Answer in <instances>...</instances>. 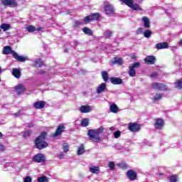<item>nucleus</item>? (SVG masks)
<instances>
[{"label":"nucleus","instance_id":"1","mask_svg":"<svg viewBox=\"0 0 182 182\" xmlns=\"http://www.w3.org/2000/svg\"><path fill=\"white\" fill-rule=\"evenodd\" d=\"M104 130L105 128L103 127H100L97 129H89L87 134L89 140L94 141V143H100L102 141V137H100V134L103 133Z\"/></svg>","mask_w":182,"mask_h":182},{"label":"nucleus","instance_id":"2","mask_svg":"<svg viewBox=\"0 0 182 182\" xmlns=\"http://www.w3.org/2000/svg\"><path fill=\"white\" fill-rule=\"evenodd\" d=\"M48 138V132H43L41 133L40 136L36 138L34 141V144L36 145V149L38 150H43V149H46L49 144L45 140Z\"/></svg>","mask_w":182,"mask_h":182},{"label":"nucleus","instance_id":"3","mask_svg":"<svg viewBox=\"0 0 182 182\" xmlns=\"http://www.w3.org/2000/svg\"><path fill=\"white\" fill-rule=\"evenodd\" d=\"M3 55H12L13 58L17 60V62H26V58L18 55V53L15 52V50H12V47L11 46H5L3 48L2 51Z\"/></svg>","mask_w":182,"mask_h":182},{"label":"nucleus","instance_id":"4","mask_svg":"<svg viewBox=\"0 0 182 182\" xmlns=\"http://www.w3.org/2000/svg\"><path fill=\"white\" fill-rule=\"evenodd\" d=\"M123 4H125L127 6L131 8L132 11H141V8L139 6L138 4H134V0H119Z\"/></svg>","mask_w":182,"mask_h":182},{"label":"nucleus","instance_id":"5","mask_svg":"<svg viewBox=\"0 0 182 182\" xmlns=\"http://www.w3.org/2000/svg\"><path fill=\"white\" fill-rule=\"evenodd\" d=\"M99 18H100V14L99 13L91 14L84 18V23L87 25V23L93 22V21H97Z\"/></svg>","mask_w":182,"mask_h":182},{"label":"nucleus","instance_id":"6","mask_svg":"<svg viewBox=\"0 0 182 182\" xmlns=\"http://www.w3.org/2000/svg\"><path fill=\"white\" fill-rule=\"evenodd\" d=\"M104 9L107 15H113L114 14V7L109 1H104Z\"/></svg>","mask_w":182,"mask_h":182},{"label":"nucleus","instance_id":"7","mask_svg":"<svg viewBox=\"0 0 182 182\" xmlns=\"http://www.w3.org/2000/svg\"><path fill=\"white\" fill-rule=\"evenodd\" d=\"M140 68V63H134L131 66H129V75L130 77H134L136 76V70Z\"/></svg>","mask_w":182,"mask_h":182},{"label":"nucleus","instance_id":"8","mask_svg":"<svg viewBox=\"0 0 182 182\" xmlns=\"http://www.w3.org/2000/svg\"><path fill=\"white\" fill-rule=\"evenodd\" d=\"M66 127L63 124H60L58 126L55 133L51 134V137L55 139V137H58V136H60L63 132H65Z\"/></svg>","mask_w":182,"mask_h":182},{"label":"nucleus","instance_id":"9","mask_svg":"<svg viewBox=\"0 0 182 182\" xmlns=\"http://www.w3.org/2000/svg\"><path fill=\"white\" fill-rule=\"evenodd\" d=\"M1 4L4 6H9L10 8H16L18 6L16 0H1Z\"/></svg>","mask_w":182,"mask_h":182},{"label":"nucleus","instance_id":"10","mask_svg":"<svg viewBox=\"0 0 182 182\" xmlns=\"http://www.w3.org/2000/svg\"><path fill=\"white\" fill-rule=\"evenodd\" d=\"M141 125L140 124H137L136 122H131L129 124L128 129L132 133H136L140 130Z\"/></svg>","mask_w":182,"mask_h":182},{"label":"nucleus","instance_id":"11","mask_svg":"<svg viewBox=\"0 0 182 182\" xmlns=\"http://www.w3.org/2000/svg\"><path fill=\"white\" fill-rule=\"evenodd\" d=\"M153 89L155 90H167V85L164 83H160V82H153L151 84Z\"/></svg>","mask_w":182,"mask_h":182},{"label":"nucleus","instance_id":"12","mask_svg":"<svg viewBox=\"0 0 182 182\" xmlns=\"http://www.w3.org/2000/svg\"><path fill=\"white\" fill-rule=\"evenodd\" d=\"M33 161L35 163H45L46 159L43 154H37L33 157Z\"/></svg>","mask_w":182,"mask_h":182},{"label":"nucleus","instance_id":"13","mask_svg":"<svg viewBox=\"0 0 182 182\" xmlns=\"http://www.w3.org/2000/svg\"><path fill=\"white\" fill-rule=\"evenodd\" d=\"M127 177L130 181H134V180H137V173L133 169H130L127 172Z\"/></svg>","mask_w":182,"mask_h":182},{"label":"nucleus","instance_id":"14","mask_svg":"<svg viewBox=\"0 0 182 182\" xmlns=\"http://www.w3.org/2000/svg\"><path fill=\"white\" fill-rule=\"evenodd\" d=\"M154 127L157 130H161L164 127V120L160 118L155 119Z\"/></svg>","mask_w":182,"mask_h":182},{"label":"nucleus","instance_id":"15","mask_svg":"<svg viewBox=\"0 0 182 182\" xmlns=\"http://www.w3.org/2000/svg\"><path fill=\"white\" fill-rule=\"evenodd\" d=\"M144 60L146 65H154L156 63V57L154 55H147Z\"/></svg>","mask_w":182,"mask_h":182},{"label":"nucleus","instance_id":"16","mask_svg":"<svg viewBox=\"0 0 182 182\" xmlns=\"http://www.w3.org/2000/svg\"><path fill=\"white\" fill-rule=\"evenodd\" d=\"M168 43L167 42L158 43L156 44V49H157V50H160L161 49H168Z\"/></svg>","mask_w":182,"mask_h":182},{"label":"nucleus","instance_id":"17","mask_svg":"<svg viewBox=\"0 0 182 182\" xmlns=\"http://www.w3.org/2000/svg\"><path fill=\"white\" fill-rule=\"evenodd\" d=\"M79 110L81 113H90L92 112V107L89 105H82L79 107Z\"/></svg>","mask_w":182,"mask_h":182},{"label":"nucleus","instance_id":"18","mask_svg":"<svg viewBox=\"0 0 182 182\" xmlns=\"http://www.w3.org/2000/svg\"><path fill=\"white\" fill-rule=\"evenodd\" d=\"M15 90L17 93V95H21V93H23L26 90V88L23 86V85L20 84L16 86Z\"/></svg>","mask_w":182,"mask_h":182},{"label":"nucleus","instance_id":"19","mask_svg":"<svg viewBox=\"0 0 182 182\" xmlns=\"http://www.w3.org/2000/svg\"><path fill=\"white\" fill-rule=\"evenodd\" d=\"M33 107H34V109H43V107H45V102L37 101L33 104Z\"/></svg>","mask_w":182,"mask_h":182},{"label":"nucleus","instance_id":"20","mask_svg":"<svg viewBox=\"0 0 182 182\" xmlns=\"http://www.w3.org/2000/svg\"><path fill=\"white\" fill-rule=\"evenodd\" d=\"M110 82L112 85H122V83H123V80L120 77H112L110 78Z\"/></svg>","mask_w":182,"mask_h":182},{"label":"nucleus","instance_id":"21","mask_svg":"<svg viewBox=\"0 0 182 182\" xmlns=\"http://www.w3.org/2000/svg\"><path fill=\"white\" fill-rule=\"evenodd\" d=\"M112 65H119L120 66H122V65H123V59L122 58H117L115 57L114 58V60L112 62H111Z\"/></svg>","mask_w":182,"mask_h":182},{"label":"nucleus","instance_id":"22","mask_svg":"<svg viewBox=\"0 0 182 182\" xmlns=\"http://www.w3.org/2000/svg\"><path fill=\"white\" fill-rule=\"evenodd\" d=\"M90 172L92 174H99L100 173V168L99 166H92L90 168Z\"/></svg>","mask_w":182,"mask_h":182},{"label":"nucleus","instance_id":"23","mask_svg":"<svg viewBox=\"0 0 182 182\" xmlns=\"http://www.w3.org/2000/svg\"><path fill=\"white\" fill-rule=\"evenodd\" d=\"M142 21L144 22V28H146V29H149V28H150V26H151L150 20L149 19V18L147 16H144L142 18Z\"/></svg>","mask_w":182,"mask_h":182},{"label":"nucleus","instance_id":"24","mask_svg":"<svg viewBox=\"0 0 182 182\" xmlns=\"http://www.w3.org/2000/svg\"><path fill=\"white\" fill-rule=\"evenodd\" d=\"M35 67L36 68H42V66H45V61H43L42 59H38L36 60L35 62Z\"/></svg>","mask_w":182,"mask_h":182},{"label":"nucleus","instance_id":"25","mask_svg":"<svg viewBox=\"0 0 182 182\" xmlns=\"http://www.w3.org/2000/svg\"><path fill=\"white\" fill-rule=\"evenodd\" d=\"M12 75L16 79H19V77H21V70H19L18 68L13 69Z\"/></svg>","mask_w":182,"mask_h":182},{"label":"nucleus","instance_id":"26","mask_svg":"<svg viewBox=\"0 0 182 182\" xmlns=\"http://www.w3.org/2000/svg\"><path fill=\"white\" fill-rule=\"evenodd\" d=\"M0 29H3L4 32H6V31L11 29V24L3 23L0 26Z\"/></svg>","mask_w":182,"mask_h":182},{"label":"nucleus","instance_id":"27","mask_svg":"<svg viewBox=\"0 0 182 182\" xmlns=\"http://www.w3.org/2000/svg\"><path fill=\"white\" fill-rule=\"evenodd\" d=\"M82 32H84L85 35H88V36H93V31L87 27H84Z\"/></svg>","mask_w":182,"mask_h":182},{"label":"nucleus","instance_id":"28","mask_svg":"<svg viewBox=\"0 0 182 182\" xmlns=\"http://www.w3.org/2000/svg\"><path fill=\"white\" fill-rule=\"evenodd\" d=\"M109 110L112 113H117L119 112V107L116 104H112L109 107Z\"/></svg>","mask_w":182,"mask_h":182},{"label":"nucleus","instance_id":"29","mask_svg":"<svg viewBox=\"0 0 182 182\" xmlns=\"http://www.w3.org/2000/svg\"><path fill=\"white\" fill-rule=\"evenodd\" d=\"M106 89V83H102L97 89V93L100 94Z\"/></svg>","mask_w":182,"mask_h":182},{"label":"nucleus","instance_id":"30","mask_svg":"<svg viewBox=\"0 0 182 182\" xmlns=\"http://www.w3.org/2000/svg\"><path fill=\"white\" fill-rule=\"evenodd\" d=\"M85 151H86V150L85 149V145H83V144H81L77 149L78 156H80L81 154L85 153Z\"/></svg>","mask_w":182,"mask_h":182},{"label":"nucleus","instance_id":"31","mask_svg":"<svg viewBox=\"0 0 182 182\" xmlns=\"http://www.w3.org/2000/svg\"><path fill=\"white\" fill-rule=\"evenodd\" d=\"M112 35H113V32L112 31L106 30L104 32V38H105V39H109Z\"/></svg>","mask_w":182,"mask_h":182},{"label":"nucleus","instance_id":"32","mask_svg":"<svg viewBox=\"0 0 182 182\" xmlns=\"http://www.w3.org/2000/svg\"><path fill=\"white\" fill-rule=\"evenodd\" d=\"M101 75H102V77L104 80V82H107L109 80V73H107V71H102L101 73Z\"/></svg>","mask_w":182,"mask_h":182},{"label":"nucleus","instance_id":"33","mask_svg":"<svg viewBox=\"0 0 182 182\" xmlns=\"http://www.w3.org/2000/svg\"><path fill=\"white\" fill-rule=\"evenodd\" d=\"M22 134H23V137L26 139L27 137H29L31 136V134H32V130L26 129V131L22 132Z\"/></svg>","mask_w":182,"mask_h":182},{"label":"nucleus","instance_id":"34","mask_svg":"<svg viewBox=\"0 0 182 182\" xmlns=\"http://www.w3.org/2000/svg\"><path fill=\"white\" fill-rule=\"evenodd\" d=\"M169 181L170 182H177V181H178V175H177V174L171 175L169 177Z\"/></svg>","mask_w":182,"mask_h":182},{"label":"nucleus","instance_id":"35","mask_svg":"<svg viewBox=\"0 0 182 182\" xmlns=\"http://www.w3.org/2000/svg\"><path fill=\"white\" fill-rule=\"evenodd\" d=\"M151 35H153L152 31L145 30V31L144 32V38H147L148 39H149V38H150L151 36Z\"/></svg>","mask_w":182,"mask_h":182},{"label":"nucleus","instance_id":"36","mask_svg":"<svg viewBox=\"0 0 182 182\" xmlns=\"http://www.w3.org/2000/svg\"><path fill=\"white\" fill-rule=\"evenodd\" d=\"M81 126L82 127H87L89 126V119H82L81 121Z\"/></svg>","mask_w":182,"mask_h":182},{"label":"nucleus","instance_id":"37","mask_svg":"<svg viewBox=\"0 0 182 182\" xmlns=\"http://www.w3.org/2000/svg\"><path fill=\"white\" fill-rule=\"evenodd\" d=\"M37 181L38 182H49V179L48 178L47 176H45L38 177Z\"/></svg>","mask_w":182,"mask_h":182},{"label":"nucleus","instance_id":"38","mask_svg":"<svg viewBox=\"0 0 182 182\" xmlns=\"http://www.w3.org/2000/svg\"><path fill=\"white\" fill-rule=\"evenodd\" d=\"M175 86L177 89H182V78L175 82Z\"/></svg>","mask_w":182,"mask_h":182},{"label":"nucleus","instance_id":"39","mask_svg":"<svg viewBox=\"0 0 182 182\" xmlns=\"http://www.w3.org/2000/svg\"><path fill=\"white\" fill-rule=\"evenodd\" d=\"M28 32L32 33V32H35V31H36V28L33 26H28L26 28Z\"/></svg>","mask_w":182,"mask_h":182},{"label":"nucleus","instance_id":"40","mask_svg":"<svg viewBox=\"0 0 182 182\" xmlns=\"http://www.w3.org/2000/svg\"><path fill=\"white\" fill-rule=\"evenodd\" d=\"M118 167H119V168H122V170H126L128 166L126 164H124V162H121L118 164Z\"/></svg>","mask_w":182,"mask_h":182},{"label":"nucleus","instance_id":"41","mask_svg":"<svg viewBox=\"0 0 182 182\" xmlns=\"http://www.w3.org/2000/svg\"><path fill=\"white\" fill-rule=\"evenodd\" d=\"M82 26V21H75L73 24V28H80Z\"/></svg>","mask_w":182,"mask_h":182},{"label":"nucleus","instance_id":"42","mask_svg":"<svg viewBox=\"0 0 182 182\" xmlns=\"http://www.w3.org/2000/svg\"><path fill=\"white\" fill-rule=\"evenodd\" d=\"M161 97H163V95H161V94L156 93L155 95V97H154V102H157V100H160Z\"/></svg>","mask_w":182,"mask_h":182},{"label":"nucleus","instance_id":"43","mask_svg":"<svg viewBox=\"0 0 182 182\" xmlns=\"http://www.w3.org/2000/svg\"><path fill=\"white\" fill-rule=\"evenodd\" d=\"M121 134H122V132H120V131H117V132H114V139H119V137H120Z\"/></svg>","mask_w":182,"mask_h":182},{"label":"nucleus","instance_id":"44","mask_svg":"<svg viewBox=\"0 0 182 182\" xmlns=\"http://www.w3.org/2000/svg\"><path fill=\"white\" fill-rule=\"evenodd\" d=\"M63 150L64 153H68V151H69V144H65V145H63Z\"/></svg>","mask_w":182,"mask_h":182},{"label":"nucleus","instance_id":"45","mask_svg":"<svg viewBox=\"0 0 182 182\" xmlns=\"http://www.w3.org/2000/svg\"><path fill=\"white\" fill-rule=\"evenodd\" d=\"M108 166H109L110 170H114V167H115L116 165L114 164V162L111 161V162L109 163Z\"/></svg>","mask_w":182,"mask_h":182},{"label":"nucleus","instance_id":"46","mask_svg":"<svg viewBox=\"0 0 182 182\" xmlns=\"http://www.w3.org/2000/svg\"><path fill=\"white\" fill-rule=\"evenodd\" d=\"M157 76H159V73H153L152 74H151L150 77H151V79H156Z\"/></svg>","mask_w":182,"mask_h":182},{"label":"nucleus","instance_id":"47","mask_svg":"<svg viewBox=\"0 0 182 182\" xmlns=\"http://www.w3.org/2000/svg\"><path fill=\"white\" fill-rule=\"evenodd\" d=\"M24 182H32V178L31 176H26L24 178Z\"/></svg>","mask_w":182,"mask_h":182},{"label":"nucleus","instance_id":"48","mask_svg":"<svg viewBox=\"0 0 182 182\" xmlns=\"http://www.w3.org/2000/svg\"><path fill=\"white\" fill-rule=\"evenodd\" d=\"M45 73H46V71L44 70H40L37 75H45Z\"/></svg>","mask_w":182,"mask_h":182},{"label":"nucleus","instance_id":"49","mask_svg":"<svg viewBox=\"0 0 182 182\" xmlns=\"http://www.w3.org/2000/svg\"><path fill=\"white\" fill-rule=\"evenodd\" d=\"M143 33V28H139L138 30H137L136 33H137L138 35H140V33Z\"/></svg>","mask_w":182,"mask_h":182},{"label":"nucleus","instance_id":"50","mask_svg":"<svg viewBox=\"0 0 182 182\" xmlns=\"http://www.w3.org/2000/svg\"><path fill=\"white\" fill-rule=\"evenodd\" d=\"M58 159H60V160L65 159V154H60Z\"/></svg>","mask_w":182,"mask_h":182},{"label":"nucleus","instance_id":"51","mask_svg":"<svg viewBox=\"0 0 182 182\" xmlns=\"http://www.w3.org/2000/svg\"><path fill=\"white\" fill-rule=\"evenodd\" d=\"M0 150H1V151H5V146H4V145H0Z\"/></svg>","mask_w":182,"mask_h":182},{"label":"nucleus","instance_id":"52","mask_svg":"<svg viewBox=\"0 0 182 182\" xmlns=\"http://www.w3.org/2000/svg\"><path fill=\"white\" fill-rule=\"evenodd\" d=\"M27 127L31 128V127H33V124L32 123H28L26 125Z\"/></svg>","mask_w":182,"mask_h":182},{"label":"nucleus","instance_id":"53","mask_svg":"<svg viewBox=\"0 0 182 182\" xmlns=\"http://www.w3.org/2000/svg\"><path fill=\"white\" fill-rule=\"evenodd\" d=\"M36 31H38V32L42 31V27H38V28H36Z\"/></svg>","mask_w":182,"mask_h":182},{"label":"nucleus","instance_id":"54","mask_svg":"<svg viewBox=\"0 0 182 182\" xmlns=\"http://www.w3.org/2000/svg\"><path fill=\"white\" fill-rule=\"evenodd\" d=\"M21 112H16V113H14V116H16V117H18L19 116Z\"/></svg>","mask_w":182,"mask_h":182},{"label":"nucleus","instance_id":"55","mask_svg":"<svg viewBox=\"0 0 182 182\" xmlns=\"http://www.w3.org/2000/svg\"><path fill=\"white\" fill-rule=\"evenodd\" d=\"M2 137H4V134H2V132H0V139H1Z\"/></svg>","mask_w":182,"mask_h":182},{"label":"nucleus","instance_id":"56","mask_svg":"<svg viewBox=\"0 0 182 182\" xmlns=\"http://www.w3.org/2000/svg\"><path fill=\"white\" fill-rule=\"evenodd\" d=\"M178 45H180L181 46H182V40L179 41Z\"/></svg>","mask_w":182,"mask_h":182},{"label":"nucleus","instance_id":"57","mask_svg":"<svg viewBox=\"0 0 182 182\" xmlns=\"http://www.w3.org/2000/svg\"><path fill=\"white\" fill-rule=\"evenodd\" d=\"M110 130H114V128L113 127H110Z\"/></svg>","mask_w":182,"mask_h":182},{"label":"nucleus","instance_id":"58","mask_svg":"<svg viewBox=\"0 0 182 182\" xmlns=\"http://www.w3.org/2000/svg\"><path fill=\"white\" fill-rule=\"evenodd\" d=\"M2 73V68L0 67V73Z\"/></svg>","mask_w":182,"mask_h":182},{"label":"nucleus","instance_id":"59","mask_svg":"<svg viewBox=\"0 0 182 182\" xmlns=\"http://www.w3.org/2000/svg\"><path fill=\"white\" fill-rule=\"evenodd\" d=\"M132 59H136V56H132Z\"/></svg>","mask_w":182,"mask_h":182},{"label":"nucleus","instance_id":"60","mask_svg":"<svg viewBox=\"0 0 182 182\" xmlns=\"http://www.w3.org/2000/svg\"><path fill=\"white\" fill-rule=\"evenodd\" d=\"M159 176H163V173H159Z\"/></svg>","mask_w":182,"mask_h":182},{"label":"nucleus","instance_id":"61","mask_svg":"<svg viewBox=\"0 0 182 182\" xmlns=\"http://www.w3.org/2000/svg\"><path fill=\"white\" fill-rule=\"evenodd\" d=\"M75 43H77V41H75Z\"/></svg>","mask_w":182,"mask_h":182},{"label":"nucleus","instance_id":"62","mask_svg":"<svg viewBox=\"0 0 182 182\" xmlns=\"http://www.w3.org/2000/svg\"><path fill=\"white\" fill-rule=\"evenodd\" d=\"M1 28H0V32H1Z\"/></svg>","mask_w":182,"mask_h":182}]
</instances>
